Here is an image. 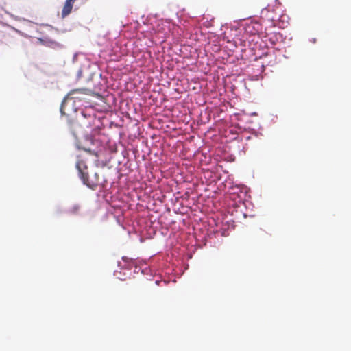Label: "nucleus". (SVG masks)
Instances as JSON below:
<instances>
[{
	"label": "nucleus",
	"instance_id": "nucleus-4",
	"mask_svg": "<svg viewBox=\"0 0 351 351\" xmlns=\"http://www.w3.org/2000/svg\"><path fill=\"white\" fill-rule=\"evenodd\" d=\"M80 211V206L78 205L73 206L69 210V213L72 215H77Z\"/></svg>",
	"mask_w": 351,
	"mask_h": 351
},
{
	"label": "nucleus",
	"instance_id": "nucleus-2",
	"mask_svg": "<svg viewBox=\"0 0 351 351\" xmlns=\"http://www.w3.org/2000/svg\"><path fill=\"white\" fill-rule=\"evenodd\" d=\"M90 144H96L97 146H101V143L99 141L94 140L90 136H85L84 142L80 143L78 146L80 149L93 154L97 158H99L101 154V148L93 149L90 146Z\"/></svg>",
	"mask_w": 351,
	"mask_h": 351
},
{
	"label": "nucleus",
	"instance_id": "nucleus-6",
	"mask_svg": "<svg viewBox=\"0 0 351 351\" xmlns=\"http://www.w3.org/2000/svg\"><path fill=\"white\" fill-rule=\"evenodd\" d=\"M95 164H96V165H97V166L99 165V160H98L97 159H96V160H95Z\"/></svg>",
	"mask_w": 351,
	"mask_h": 351
},
{
	"label": "nucleus",
	"instance_id": "nucleus-1",
	"mask_svg": "<svg viewBox=\"0 0 351 351\" xmlns=\"http://www.w3.org/2000/svg\"><path fill=\"white\" fill-rule=\"evenodd\" d=\"M75 167L78 171L80 179L88 187L94 189L97 186L101 184V181L98 173H95L91 177L88 176L87 171L88 167L83 160L77 159Z\"/></svg>",
	"mask_w": 351,
	"mask_h": 351
},
{
	"label": "nucleus",
	"instance_id": "nucleus-5",
	"mask_svg": "<svg viewBox=\"0 0 351 351\" xmlns=\"http://www.w3.org/2000/svg\"><path fill=\"white\" fill-rule=\"evenodd\" d=\"M79 91H80V90H71V91L69 93L68 96H69V97H71V98H73V99H74V98H75V97H73V95H74L75 93H77V92H79Z\"/></svg>",
	"mask_w": 351,
	"mask_h": 351
},
{
	"label": "nucleus",
	"instance_id": "nucleus-3",
	"mask_svg": "<svg viewBox=\"0 0 351 351\" xmlns=\"http://www.w3.org/2000/svg\"><path fill=\"white\" fill-rule=\"evenodd\" d=\"M75 1L76 0H66L61 13L62 18H65L71 12Z\"/></svg>",
	"mask_w": 351,
	"mask_h": 351
}]
</instances>
